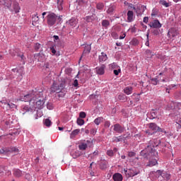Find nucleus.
<instances>
[{
  "mask_svg": "<svg viewBox=\"0 0 181 181\" xmlns=\"http://www.w3.org/2000/svg\"><path fill=\"white\" fill-rule=\"evenodd\" d=\"M159 144H160L159 140H151L147 148L141 151V155L148 159L146 166L152 168V166L158 165V152L155 150V147L158 146Z\"/></svg>",
  "mask_w": 181,
  "mask_h": 181,
  "instance_id": "f257e3e1",
  "label": "nucleus"
},
{
  "mask_svg": "<svg viewBox=\"0 0 181 181\" xmlns=\"http://www.w3.org/2000/svg\"><path fill=\"white\" fill-rule=\"evenodd\" d=\"M59 21H62V16H57L54 13H49L47 16V23L48 26H54L56 25V23Z\"/></svg>",
  "mask_w": 181,
  "mask_h": 181,
  "instance_id": "f03ea898",
  "label": "nucleus"
},
{
  "mask_svg": "<svg viewBox=\"0 0 181 181\" xmlns=\"http://www.w3.org/2000/svg\"><path fill=\"white\" fill-rule=\"evenodd\" d=\"M40 95H42V93H40V92L33 90L31 93H28L24 95L23 100L25 103L28 101H36V100H39V98H40Z\"/></svg>",
  "mask_w": 181,
  "mask_h": 181,
  "instance_id": "7ed1b4c3",
  "label": "nucleus"
},
{
  "mask_svg": "<svg viewBox=\"0 0 181 181\" xmlns=\"http://www.w3.org/2000/svg\"><path fill=\"white\" fill-rule=\"evenodd\" d=\"M66 87V81H62L59 84L54 83L51 87L52 93H61L62 90H64Z\"/></svg>",
  "mask_w": 181,
  "mask_h": 181,
  "instance_id": "20e7f679",
  "label": "nucleus"
},
{
  "mask_svg": "<svg viewBox=\"0 0 181 181\" xmlns=\"http://www.w3.org/2000/svg\"><path fill=\"white\" fill-rule=\"evenodd\" d=\"M11 6H8V8L11 12H15V13H19L20 11H21V6H19V3H18V1L13 0L11 2Z\"/></svg>",
  "mask_w": 181,
  "mask_h": 181,
  "instance_id": "39448f33",
  "label": "nucleus"
},
{
  "mask_svg": "<svg viewBox=\"0 0 181 181\" xmlns=\"http://www.w3.org/2000/svg\"><path fill=\"white\" fill-rule=\"evenodd\" d=\"M8 152H14V153H19V149L16 147L4 148L0 149V153H8Z\"/></svg>",
  "mask_w": 181,
  "mask_h": 181,
  "instance_id": "423d86ee",
  "label": "nucleus"
},
{
  "mask_svg": "<svg viewBox=\"0 0 181 181\" xmlns=\"http://www.w3.org/2000/svg\"><path fill=\"white\" fill-rule=\"evenodd\" d=\"M148 26L153 29H160V28H162V24L159 22V20H153L148 23Z\"/></svg>",
  "mask_w": 181,
  "mask_h": 181,
  "instance_id": "0eeeda50",
  "label": "nucleus"
},
{
  "mask_svg": "<svg viewBox=\"0 0 181 181\" xmlns=\"http://www.w3.org/2000/svg\"><path fill=\"white\" fill-rule=\"evenodd\" d=\"M133 9L136 12L137 16H141L142 13L145 12V7L144 6H137L136 7L134 6Z\"/></svg>",
  "mask_w": 181,
  "mask_h": 181,
  "instance_id": "6e6552de",
  "label": "nucleus"
},
{
  "mask_svg": "<svg viewBox=\"0 0 181 181\" xmlns=\"http://www.w3.org/2000/svg\"><path fill=\"white\" fill-rule=\"evenodd\" d=\"M43 105H45V100L43 98H40L36 102H34L35 108H38V110H42Z\"/></svg>",
  "mask_w": 181,
  "mask_h": 181,
  "instance_id": "1a4fd4ad",
  "label": "nucleus"
},
{
  "mask_svg": "<svg viewBox=\"0 0 181 181\" xmlns=\"http://www.w3.org/2000/svg\"><path fill=\"white\" fill-rule=\"evenodd\" d=\"M66 23L72 28H76L78 23V19L76 18H71Z\"/></svg>",
  "mask_w": 181,
  "mask_h": 181,
  "instance_id": "9d476101",
  "label": "nucleus"
},
{
  "mask_svg": "<svg viewBox=\"0 0 181 181\" xmlns=\"http://www.w3.org/2000/svg\"><path fill=\"white\" fill-rule=\"evenodd\" d=\"M113 131H115V132H117V134H122V132H124V129L119 124H115L113 126Z\"/></svg>",
  "mask_w": 181,
  "mask_h": 181,
  "instance_id": "9b49d317",
  "label": "nucleus"
},
{
  "mask_svg": "<svg viewBox=\"0 0 181 181\" xmlns=\"http://www.w3.org/2000/svg\"><path fill=\"white\" fill-rule=\"evenodd\" d=\"M149 128L152 131H154V132H157V131H158V132H162V128L158 127L155 123H150Z\"/></svg>",
  "mask_w": 181,
  "mask_h": 181,
  "instance_id": "f8f14e48",
  "label": "nucleus"
},
{
  "mask_svg": "<svg viewBox=\"0 0 181 181\" xmlns=\"http://www.w3.org/2000/svg\"><path fill=\"white\" fill-rule=\"evenodd\" d=\"M97 74L103 76L105 73V65L103 64L101 66H98L95 68Z\"/></svg>",
  "mask_w": 181,
  "mask_h": 181,
  "instance_id": "ddd939ff",
  "label": "nucleus"
},
{
  "mask_svg": "<svg viewBox=\"0 0 181 181\" xmlns=\"http://www.w3.org/2000/svg\"><path fill=\"white\" fill-rule=\"evenodd\" d=\"M177 35H179V32L175 28L170 29L168 33V36H169V37H175Z\"/></svg>",
  "mask_w": 181,
  "mask_h": 181,
  "instance_id": "4468645a",
  "label": "nucleus"
},
{
  "mask_svg": "<svg viewBox=\"0 0 181 181\" xmlns=\"http://www.w3.org/2000/svg\"><path fill=\"white\" fill-rule=\"evenodd\" d=\"M98 59L99 63H104V62H107V60H108V57L107 56V54L101 52L98 57Z\"/></svg>",
  "mask_w": 181,
  "mask_h": 181,
  "instance_id": "2eb2a0df",
  "label": "nucleus"
},
{
  "mask_svg": "<svg viewBox=\"0 0 181 181\" xmlns=\"http://www.w3.org/2000/svg\"><path fill=\"white\" fill-rule=\"evenodd\" d=\"M34 59L37 62H43L45 59V54L43 53H37L34 54Z\"/></svg>",
  "mask_w": 181,
  "mask_h": 181,
  "instance_id": "dca6fc26",
  "label": "nucleus"
},
{
  "mask_svg": "<svg viewBox=\"0 0 181 181\" xmlns=\"http://www.w3.org/2000/svg\"><path fill=\"white\" fill-rule=\"evenodd\" d=\"M90 52H91V45H87L85 47L82 56L79 59V63L80 62H81V59H83V56H85V54H87V53H90Z\"/></svg>",
  "mask_w": 181,
  "mask_h": 181,
  "instance_id": "f3484780",
  "label": "nucleus"
},
{
  "mask_svg": "<svg viewBox=\"0 0 181 181\" xmlns=\"http://www.w3.org/2000/svg\"><path fill=\"white\" fill-rule=\"evenodd\" d=\"M134 88H132V86H127L124 89V93L127 94V95H130V94H132Z\"/></svg>",
  "mask_w": 181,
  "mask_h": 181,
  "instance_id": "a211bd4d",
  "label": "nucleus"
},
{
  "mask_svg": "<svg viewBox=\"0 0 181 181\" xmlns=\"http://www.w3.org/2000/svg\"><path fill=\"white\" fill-rule=\"evenodd\" d=\"M134 21V11H128L127 12V22H133Z\"/></svg>",
  "mask_w": 181,
  "mask_h": 181,
  "instance_id": "6ab92c4d",
  "label": "nucleus"
},
{
  "mask_svg": "<svg viewBox=\"0 0 181 181\" xmlns=\"http://www.w3.org/2000/svg\"><path fill=\"white\" fill-rule=\"evenodd\" d=\"M129 175L131 177L136 176V175H139V170H136V169H129Z\"/></svg>",
  "mask_w": 181,
  "mask_h": 181,
  "instance_id": "aec40b11",
  "label": "nucleus"
},
{
  "mask_svg": "<svg viewBox=\"0 0 181 181\" xmlns=\"http://www.w3.org/2000/svg\"><path fill=\"white\" fill-rule=\"evenodd\" d=\"M112 179L115 181H122V175L120 173H115L113 175Z\"/></svg>",
  "mask_w": 181,
  "mask_h": 181,
  "instance_id": "412c9836",
  "label": "nucleus"
},
{
  "mask_svg": "<svg viewBox=\"0 0 181 181\" xmlns=\"http://www.w3.org/2000/svg\"><path fill=\"white\" fill-rule=\"evenodd\" d=\"M13 175L14 176H16V177H21V176H23V173L22 171L18 168H15L13 170Z\"/></svg>",
  "mask_w": 181,
  "mask_h": 181,
  "instance_id": "4be33fe9",
  "label": "nucleus"
},
{
  "mask_svg": "<svg viewBox=\"0 0 181 181\" xmlns=\"http://www.w3.org/2000/svg\"><path fill=\"white\" fill-rule=\"evenodd\" d=\"M100 168L102 169V170H104L107 169V166L108 165V162L107 160H102L100 163Z\"/></svg>",
  "mask_w": 181,
  "mask_h": 181,
  "instance_id": "5701e85b",
  "label": "nucleus"
},
{
  "mask_svg": "<svg viewBox=\"0 0 181 181\" xmlns=\"http://www.w3.org/2000/svg\"><path fill=\"white\" fill-rule=\"evenodd\" d=\"M125 137L122 136H114L112 138V142H122V141H124Z\"/></svg>",
  "mask_w": 181,
  "mask_h": 181,
  "instance_id": "b1692460",
  "label": "nucleus"
},
{
  "mask_svg": "<svg viewBox=\"0 0 181 181\" xmlns=\"http://www.w3.org/2000/svg\"><path fill=\"white\" fill-rule=\"evenodd\" d=\"M78 134H80V129H76L74 130L70 134L71 139L76 138V135H78Z\"/></svg>",
  "mask_w": 181,
  "mask_h": 181,
  "instance_id": "393cba45",
  "label": "nucleus"
},
{
  "mask_svg": "<svg viewBox=\"0 0 181 181\" xmlns=\"http://www.w3.org/2000/svg\"><path fill=\"white\" fill-rule=\"evenodd\" d=\"M147 117L150 119H155V118L156 117V112L152 110L150 113L147 114Z\"/></svg>",
  "mask_w": 181,
  "mask_h": 181,
  "instance_id": "a878e982",
  "label": "nucleus"
},
{
  "mask_svg": "<svg viewBox=\"0 0 181 181\" xmlns=\"http://www.w3.org/2000/svg\"><path fill=\"white\" fill-rule=\"evenodd\" d=\"M57 8L59 11H63V0H57Z\"/></svg>",
  "mask_w": 181,
  "mask_h": 181,
  "instance_id": "bb28decb",
  "label": "nucleus"
},
{
  "mask_svg": "<svg viewBox=\"0 0 181 181\" xmlns=\"http://www.w3.org/2000/svg\"><path fill=\"white\" fill-rule=\"evenodd\" d=\"M109 69H111L112 70H115L117 69H119V66H118V64H117V63L113 62L109 64Z\"/></svg>",
  "mask_w": 181,
  "mask_h": 181,
  "instance_id": "cd10ccee",
  "label": "nucleus"
},
{
  "mask_svg": "<svg viewBox=\"0 0 181 181\" xmlns=\"http://www.w3.org/2000/svg\"><path fill=\"white\" fill-rule=\"evenodd\" d=\"M160 4L163 5V6H165V8H169V6H170V4L165 0H160Z\"/></svg>",
  "mask_w": 181,
  "mask_h": 181,
  "instance_id": "c85d7f7f",
  "label": "nucleus"
},
{
  "mask_svg": "<svg viewBox=\"0 0 181 181\" xmlns=\"http://www.w3.org/2000/svg\"><path fill=\"white\" fill-rule=\"evenodd\" d=\"M80 155H81V152H80L78 151H76L71 153L72 158H74V159H76V158H78V156H80Z\"/></svg>",
  "mask_w": 181,
  "mask_h": 181,
  "instance_id": "c756f323",
  "label": "nucleus"
},
{
  "mask_svg": "<svg viewBox=\"0 0 181 181\" xmlns=\"http://www.w3.org/2000/svg\"><path fill=\"white\" fill-rule=\"evenodd\" d=\"M87 144L82 143L78 145V148L80 151H86L87 149Z\"/></svg>",
  "mask_w": 181,
  "mask_h": 181,
  "instance_id": "7c9ffc66",
  "label": "nucleus"
},
{
  "mask_svg": "<svg viewBox=\"0 0 181 181\" xmlns=\"http://www.w3.org/2000/svg\"><path fill=\"white\" fill-rule=\"evenodd\" d=\"M102 26L103 28H108V26H110V21L108 20H103Z\"/></svg>",
  "mask_w": 181,
  "mask_h": 181,
  "instance_id": "2f4dec72",
  "label": "nucleus"
},
{
  "mask_svg": "<svg viewBox=\"0 0 181 181\" xmlns=\"http://www.w3.org/2000/svg\"><path fill=\"white\" fill-rule=\"evenodd\" d=\"M118 100H119V101L125 102L127 101V95L120 94L118 95Z\"/></svg>",
  "mask_w": 181,
  "mask_h": 181,
  "instance_id": "473e14b6",
  "label": "nucleus"
},
{
  "mask_svg": "<svg viewBox=\"0 0 181 181\" xmlns=\"http://www.w3.org/2000/svg\"><path fill=\"white\" fill-rule=\"evenodd\" d=\"M161 177L164 178L165 180H170V175L168 173H163L162 174Z\"/></svg>",
  "mask_w": 181,
  "mask_h": 181,
  "instance_id": "72a5a7b5",
  "label": "nucleus"
},
{
  "mask_svg": "<svg viewBox=\"0 0 181 181\" xmlns=\"http://www.w3.org/2000/svg\"><path fill=\"white\" fill-rule=\"evenodd\" d=\"M1 107L6 111H9V103H2Z\"/></svg>",
  "mask_w": 181,
  "mask_h": 181,
  "instance_id": "f704fd0d",
  "label": "nucleus"
},
{
  "mask_svg": "<svg viewBox=\"0 0 181 181\" xmlns=\"http://www.w3.org/2000/svg\"><path fill=\"white\" fill-rule=\"evenodd\" d=\"M96 8L99 11H103V9H104V4L103 3H98L96 4Z\"/></svg>",
  "mask_w": 181,
  "mask_h": 181,
  "instance_id": "c9c22d12",
  "label": "nucleus"
},
{
  "mask_svg": "<svg viewBox=\"0 0 181 181\" xmlns=\"http://www.w3.org/2000/svg\"><path fill=\"white\" fill-rule=\"evenodd\" d=\"M131 45H132L133 46H138V45H139V41L138 40V39L134 38L131 41Z\"/></svg>",
  "mask_w": 181,
  "mask_h": 181,
  "instance_id": "e433bc0d",
  "label": "nucleus"
},
{
  "mask_svg": "<svg viewBox=\"0 0 181 181\" xmlns=\"http://www.w3.org/2000/svg\"><path fill=\"white\" fill-rule=\"evenodd\" d=\"M103 117H98L94 120V123L96 125H100V124L101 123V122L103 121Z\"/></svg>",
  "mask_w": 181,
  "mask_h": 181,
  "instance_id": "4c0bfd02",
  "label": "nucleus"
},
{
  "mask_svg": "<svg viewBox=\"0 0 181 181\" xmlns=\"http://www.w3.org/2000/svg\"><path fill=\"white\" fill-rule=\"evenodd\" d=\"M151 84H153V86H157L158 83H159V80L158 78H153L151 79Z\"/></svg>",
  "mask_w": 181,
  "mask_h": 181,
  "instance_id": "58836bf2",
  "label": "nucleus"
},
{
  "mask_svg": "<svg viewBox=\"0 0 181 181\" xmlns=\"http://www.w3.org/2000/svg\"><path fill=\"white\" fill-rule=\"evenodd\" d=\"M16 108V105L12 103H8V111L11 110H15Z\"/></svg>",
  "mask_w": 181,
  "mask_h": 181,
  "instance_id": "ea45409f",
  "label": "nucleus"
},
{
  "mask_svg": "<svg viewBox=\"0 0 181 181\" xmlns=\"http://www.w3.org/2000/svg\"><path fill=\"white\" fill-rule=\"evenodd\" d=\"M44 124L46 127H50V125H52V121H50L49 119H45Z\"/></svg>",
  "mask_w": 181,
  "mask_h": 181,
  "instance_id": "a19ab883",
  "label": "nucleus"
},
{
  "mask_svg": "<svg viewBox=\"0 0 181 181\" xmlns=\"http://www.w3.org/2000/svg\"><path fill=\"white\" fill-rule=\"evenodd\" d=\"M78 125H84V119H81V118H78L77 121H76Z\"/></svg>",
  "mask_w": 181,
  "mask_h": 181,
  "instance_id": "79ce46f5",
  "label": "nucleus"
},
{
  "mask_svg": "<svg viewBox=\"0 0 181 181\" xmlns=\"http://www.w3.org/2000/svg\"><path fill=\"white\" fill-rule=\"evenodd\" d=\"M85 21H86L88 23L93 22V16H88L85 18Z\"/></svg>",
  "mask_w": 181,
  "mask_h": 181,
  "instance_id": "37998d69",
  "label": "nucleus"
},
{
  "mask_svg": "<svg viewBox=\"0 0 181 181\" xmlns=\"http://www.w3.org/2000/svg\"><path fill=\"white\" fill-rule=\"evenodd\" d=\"M113 73H114L115 76H118L119 74V73H121V68L114 69Z\"/></svg>",
  "mask_w": 181,
  "mask_h": 181,
  "instance_id": "c03bdc74",
  "label": "nucleus"
},
{
  "mask_svg": "<svg viewBox=\"0 0 181 181\" xmlns=\"http://www.w3.org/2000/svg\"><path fill=\"white\" fill-rule=\"evenodd\" d=\"M34 49L35 52H38L39 49H40V44L39 42L35 43L34 45Z\"/></svg>",
  "mask_w": 181,
  "mask_h": 181,
  "instance_id": "a18cd8bd",
  "label": "nucleus"
},
{
  "mask_svg": "<svg viewBox=\"0 0 181 181\" xmlns=\"http://www.w3.org/2000/svg\"><path fill=\"white\" fill-rule=\"evenodd\" d=\"M39 22V16L37 15H33V23Z\"/></svg>",
  "mask_w": 181,
  "mask_h": 181,
  "instance_id": "49530a36",
  "label": "nucleus"
},
{
  "mask_svg": "<svg viewBox=\"0 0 181 181\" xmlns=\"http://www.w3.org/2000/svg\"><path fill=\"white\" fill-rule=\"evenodd\" d=\"M114 10H115V8H114V6H112L109 7V8L107 11V13L111 14L114 12Z\"/></svg>",
  "mask_w": 181,
  "mask_h": 181,
  "instance_id": "de8ad7c7",
  "label": "nucleus"
},
{
  "mask_svg": "<svg viewBox=\"0 0 181 181\" xmlns=\"http://www.w3.org/2000/svg\"><path fill=\"white\" fill-rule=\"evenodd\" d=\"M160 30L159 28H156L155 30H153V34L155 35L156 36H158L159 35Z\"/></svg>",
  "mask_w": 181,
  "mask_h": 181,
  "instance_id": "09e8293b",
  "label": "nucleus"
},
{
  "mask_svg": "<svg viewBox=\"0 0 181 181\" xmlns=\"http://www.w3.org/2000/svg\"><path fill=\"white\" fill-rule=\"evenodd\" d=\"M23 114H25V112H29L30 111V109L29 108V107L25 106V107L23 108Z\"/></svg>",
  "mask_w": 181,
  "mask_h": 181,
  "instance_id": "8fccbe9b",
  "label": "nucleus"
},
{
  "mask_svg": "<svg viewBox=\"0 0 181 181\" xmlns=\"http://www.w3.org/2000/svg\"><path fill=\"white\" fill-rule=\"evenodd\" d=\"M136 155V153H135V152H134V151H129L128 153V156L129 158H134V156H135Z\"/></svg>",
  "mask_w": 181,
  "mask_h": 181,
  "instance_id": "3c124183",
  "label": "nucleus"
},
{
  "mask_svg": "<svg viewBox=\"0 0 181 181\" xmlns=\"http://www.w3.org/2000/svg\"><path fill=\"white\" fill-rule=\"evenodd\" d=\"M107 156H114V151L112 150H109L107 151Z\"/></svg>",
  "mask_w": 181,
  "mask_h": 181,
  "instance_id": "603ef678",
  "label": "nucleus"
},
{
  "mask_svg": "<svg viewBox=\"0 0 181 181\" xmlns=\"http://www.w3.org/2000/svg\"><path fill=\"white\" fill-rule=\"evenodd\" d=\"M105 128H110V127L111 126V122H110V121H106L105 122Z\"/></svg>",
  "mask_w": 181,
  "mask_h": 181,
  "instance_id": "864d4df0",
  "label": "nucleus"
},
{
  "mask_svg": "<svg viewBox=\"0 0 181 181\" xmlns=\"http://www.w3.org/2000/svg\"><path fill=\"white\" fill-rule=\"evenodd\" d=\"M47 110H53V104L48 103L47 105Z\"/></svg>",
  "mask_w": 181,
  "mask_h": 181,
  "instance_id": "5fc2aeb1",
  "label": "nucleus"
},
{
  "mask_svg": "<svg viewBox=\"0 0 181 181\" xmlns=\"http://www.w3.org/2000/svg\"><path fill=\"white\" fill-rule=\"evenodd\" d=\"M79 117H80V118H86V112H81L79 114Z\"/></svg>",
  "mask_w": 181,
  "mask_h": 181,
  "instance_id": "6e6d98bb",
  "label": "nucleus"
},
{
  "mask_svg": "<svg viewBox=\"0 0 181 181\" xmlns=\"http://www.w3.org/2000/svg\"><path fill=\"white\" fill-rule=\"evenodd\" d=\"M156 173H157V175H158V177H160V176H161V177H162V175H163V173L162 170H158L156 171Z\"/></svg>",
  "mask_w": 181,
  "mask_h": 181,
  "instance_id": "4d7b16f0",
  "label": "nucleus"
},
{
  "mask_svg": "<svg viewBox=\"0 0 181 181\" xmlns=\"http://www.w3.org/2000/svg\"><path fill=\"white\" fill-rule=\"evenodd\" d=\"M50 50H51V53H52V54H56V49H54V46L50 47Z\"/></svg>",
  "mask_w": 181,
  "mask_h": 181,
  "instance_id": "13d9d810",
  "label": "nucleus"
},
{
  "mask_svg": "<svg viewBox=\"0 0 181 181\" xmlns=\"http://www.w3.org/2000/svg\"><path fill=\"white\" fill-rule=\"evenodd\" d=\"M73 86H74V87H78V81L77 79H75V80L74 81Z\"/></svg>",
  "mask_w": 181,
  "mask_h": 181,
  "instance_id": "bf43d9fd",
  "label": "nucleus"
},
{
  "mask_svg": "<svg viewBox=\"0 0 181 181\" xmlns=\"http://www.w3.org/2000/svg\"><path fill=\"white\" fill-rule=\"evenodd\" d=\"M66 95V93H63V92H61V93H59L58 94V97L60 98H63V97H64Z\"/></svg>",
  "mask_w": 181,
  "mask_h": 181,
  "instance_id": "052dcab7",
  "label": "nucleus"
},
{
  "mask_svg": "<svg viewBox=\"0 0 181 181\" xmlns=\"http://www.w3.org/2000/svg\"><path fill=\"white\" fill-rule=\"evenodd\" d=\"M146 37H147V41L146 42V46H149V33H147Z\"/></svg>",
  "mask_w": 181,
  "mask_h": 181,
  "instance_id": "680f3d73",
  "label": "nucleus"
},
{
  "mask_svg": "<svg viewBox=\"0 0 181 181\" xmlns=\"http://www.w3.org/2000/svg\"><path fill=\"white\" fill-rule=\"evenodd\" d=\"M90 134H92V135H94L95 134H97V130L95 129H92L90 130Z\"/></svg>",
  "mask_w": 181,
  "mask_h": 181,
  "instance_id": "e2e57ef3",
  "label": "nucleus"
},
{
  "mask_svg": "<svg viewBox=\"0 0 181 181\" xmlns=\"http://www.w3.org/2000/svg\"><path fill=\"white\" fill-rule=\"evenodd\" d=\"M148 21H149V18L148 17H144V19H143V22L144 23H147Z\"/></svg>",
  "mask_w": 181,
  "mask_h": 181,
  "instance_id": "0e129e2a",
  "label": "nucleus"
},
{
  "mask_svg": "<svg viewBox=\"0 0 181 181\" xmlns=\"http://www.w3.org/2000/svg\"><path fill=\"white\" fill-rule=\"evenodd\" d=\"M92 155L93 156H98V150L95 151Z\"/></svg>",
  "mask_w": 181,
  "mask_h": 181,
  "instance_id": "69168bd1",
  "label": "nucleus"
},
{
  "mask_svg": "<svg viewBox=\"0 0 181 181\" xmlns=\"http://www.w3.org/2000/svg\"><path fill=\"white\" fill-rule=\"evenodd\" d=\"M126 36H127V34L123 33L122 35H120V36H119V39H120V40L125 39V37H126Z\"/></svg>",
  "mask_w": 181,
  "mask_h": 181,
  "instance_id": "338daca9",
  "label": "nucleus"
},
{
  "mask_svg": "<svg viewBox=\"0 0 181 181\" xmlns=\"http://www.w3.org/2000/svg\"><path fill=\"white\" fill-rule=\"evenodd\" d=\"M54 39H55V40H59V36L54 35Z\"/></svg>",
  "mask_w": 181,
  "mask_h": 181,
  "instance_id": "774afa93",
  "label": "nucleus"
}]
</instances>
